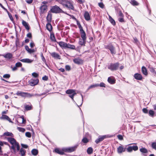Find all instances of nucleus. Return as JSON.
<instances>
[{"label":"nucleus","mask_w":156,"mask_h":156,"mask_svg":"<svg viewBox=\"0 0 156 156\" xmlns=\"http://www.w3.org/2000/svg\"><path fill=\"white\" fill-rule=\"evenodd\" d=\"M20 61L22 62L28 63H31L33 61V60L29 58H23L20 59Z\"/></svg>","instance_id":"nucleus-16"},{"label":"nucleus","mask_w":156,"mask_h":156,"mask_svg":"<svg viewBox=\"0 0 156 156\" xmlns=\"http://www.w3.org/2000/svg\"><path fill=\"white\" fill-rule=\"evenodd\" d=\"M132 150L134 151H137L138 149V147L137 146L133 145V146H131Z\"/></svg>","instance_id":"nucleus-48"},{"label":"nucleus","mask_w":156,"mask_h":156,"mask_svg":"<svg viewBox=\"0 0 156 156\" xmlns=\"http://www.w3.org/2000/svg\"><path fill=\"white\" fill-rule=\"evenodd\" d=\"M25 135L28 138H30L31 136V133L28 132L26 133Z\"/></svg>","instance_id":"nucleus-51"},{"label":"nucleus","mask_w":156,"mask_h":156,"mask_svg":"<svg viewBox=\"0 0 156 156\" xmlns=\"http://www.w3.org/2000/svg\"><path fill=\"white\" fill-rule=\"evenodd\" d=\"M76 94V93H74L73 94H69V97H70L72 99H73L74 96Z\"/></svg>","instance_id":"nucleus-61"},{"label":"nucleus","mask_w":156,"mask_h":156,"mask_svg":"<svg viewBox=\"0 0 156 156\" xmlns=\"http://www.w3.org/2000/svg\"><path fill=\"white\" fill-rule=\"evenodd\" d=\"M58 43L62 48H66L67 45V43L62 41H60Z\"/></svg>","instance_id":"nucleus-21"},{"label":"nucleus","mask_w":156,"mask_h":156,"mask_svg":"<svg viewBox=\"0 0 156 156\" xmlns=\"http://www.w3.org/2000/svg\"><path fill=\"white\" fill-rule=\"evenodd\" d=\"M10 76V75L9 74H4L3 76V77L6 79H9Z\"/></svg>","instance_id":"nucleus-50"},{"label":"nucleus","mask_w":156,"mask_h":156,"mask_svg":"<svg viewBox=\"0 0 156 156\" xmlns=\"http://www.w3.org/2000/svg\"><path fill=\"white\" fill-rule=\"evenodd\" d=\"M18 96H20L23 98H30L34 96L33 94H31L27 92H24L22 91H18L16 94Z\"/></svg>","instance_id":"nucleus-3"},{"label":"nucleus","mask_w":156,"mask_h":156,"mask_svg":"<svg viewBox=\"0 0 156 156\" xmlns=\"http://www.w3.org/2000/svg\"><path fill=\"white\" fill-rule=\"evenodd\" d=\"M117 137L119 140H122L123 139V138L122 135H119L117 136Z\"/></svg>","instance_id":"nucleus-64"},{"label":"nucleus","mask_w":156,"mask_h":156,"mask_svg":"<svg viewBox=\"0 0 156 156\" xmlns=\"http://www.w3.org/2000/svg\"><path fill=\"white\" fill-rule=\"evenodd\" d=\"M32 75L35 77H37L39 76L38 74L35 72L33 73L32 74Z\"/></svg>","instance_id":"nucleus-59"},{"label":"nucleus","mask_w":156,"mask_h":156,"mask_svg":"<svg viewBox=\"0 0 156 156\" xmlns=\"http://www.w3.org/2000/svg\"><path fill=\"white\" fill-rule=\"evenodd\" d=\"M118 16L119 17H124V15L122 13V12L121 11H119V13H118Z\"/></svg>","instance_id":"nucleus-52"},{"label":"nucleus","mask_w":156,"mask_h":156,"mask_svg":"<svg viewBox=\"0 0 156 156\" xmlns=\"http://www.w3.org/2000/svg\"><path fill=\"white\" fill-rule=\"evenodd\" d=\"M105 48L108 49L110 51L111 54L113 55H115L116 53L115 48L111 44L105 45Z\"/></svg>","instance_id":"nucleus-4"},{"label":"nucleus","mask_w":156,"mask_h":156,"mask_svg":"<svg viewBox=\"0 0 156 156\" xmlns=\"http://www.w3.org/2000/svg\"><path fill=\"white\" fill-rule=\"evenodd\" d=\"M142 71L143 73L145 75H147V72L146 68L143 66L142 67Z\"/></svg>","instance_id":"nucleus-27"},{"label":"nucleus","mask_w":156,"mask_h":156,"mask_svg":"<svg viewBox=\"0 0 156 156\" xmlns=\"http://www.w3.org/2000/svg\"><path fill=\"white\" fill-rule=\"evenodd\" d=\"M98 87V84H95L90 86L88 87V89H90L95 87Z\"/></svg>","instance_id":"nucleus-45"},{"label":"nucleus","mask_w":156,"mask_h":156,"mask_svg":"<svg viewBox=\"0 0 156 156\" xmlns=\"http://www.w3.org/2000/svg\"><path fill=\"white\" fill-rule=\"evenodd\" d=\"M63 6L68 8L69 9L74 10L73 6L72 3L69 1L66 0V2H65L64 4H63Z\"/></svg>","instance_id":"nucleus-6"},{"label":"nucleus","mask_w":156,"mask_h":156,"mask_svg":"<svg viewBox=\"0 0 156 156\" xmlns=\"http://www.w3.org/2000/svg\"><path fill=\"white\" fill-rule=\"evenodd\" d=\"M78 146V144L69 147H63L62 149L57 148L55 149L54 151L60 155H64L65 152L66 153H71L76 150Z\"/></svg>","instance_id":"nucleus-1"},{"label":"nucleus","mask_w":156,"mask_h":156,"mask_svg":"<svg viewBox=\"0 0 156 156\" xmlns=\"http://www.w3.org/2000/svg\"><path fill=\"white\" fill-rule=\"evenodd\" d=\"M82 141L84 143H87L89 142V140L87 138L84 137L82 139Z\"/></svg>","instance_id":"nucleus-47"},{"label":"nucleus","mask_w":156,"mask_h":156,"mask_svg":"<svg viewBox=\"0 0 156 156\" xmlns=\"http://www.w3.org/2000/svg\"><path fill=\"white\" fill-rule=\"evenodd\" d=\"M93 150L92 147H88L87 150V153L88 154H92L93 152Z\"/></svg>","instance_id":"nucleus-38"},{"label":"nucleus","mask_w":156,"mask_h":156,"mask_svg":"<svg viewBox=\"0 0 156 156\" xmlns=\"http://www.w3.org/2000/svg\"><path fill=\"white\" fill-rule=\"evenodd\" d=\"M84 16L86 20L89 21L90 20V16L88 12H85Z\"/></svg>","instance_id":"nucleus-19"},{"label":"nucleus","mask_w":156,"mask_h":156,"mask_svg":"<svg viewBox=\"0 0 156 156\" xmlns=\"http://www.w3.org/2000/svg\"><path fill=\"white\" fill-rule=\"evenodd\" d=\"M8 14L11 20L12 21L13 20V19L11 14L10 12H8Z\"/></svg>","instance_id":"nucleus-63"},{"label":"nucleus","mask_w":156,"mask_h":156,"mask_svg":"<svg viewBox=\"0 0 156 156\" xmlns=\"http://www.w3.org/2000/svg\"><path fill=\"white\" fill-rule=\"evenodd\" d=\"M109 20L112 24L114 26L115 25V23L114 20L110 16H109Z\"/></svg>","instance_id":"nucleus-40"},{"label":"nucleus","mask_w":156,"mask_h":156,"mask_svg":"<svg viewBox=\"0 0 156 156\" xmlns=\"http://www.w3.org/2000/svg\"><path fill=\"white\" fill-rule=\"evenodd\" d=\"M74 93H76L75 90L73 89L68 90L66 91V94H72Z\"/></svg>","instance_id":"nucleus-34"},{"label":"nucleus","mask_w":156,"mask_h":156,"mask_svg":"<svg viewBox=\"0 0 156 156\" xmlns=\"http://www.w3.org/2000/svg\"><path fill=\"white\" fill-rule=\"evenodd\" d=\"M22 66V64L20 62H18L16 63L15 66L13 67L12 66H11V68H12L13 71H15L17 70V67H21Z\"/></svg>","instance_id":"nucleus-10"},{"label":"nucleus","mask_w":156,"mask_h":156,"mask_svg":"<svg viewBox=\"0 0 156 156\" xmlns=\"http://www.w3.org/2000/svg\"><path fill=\"white\" fill-rule=\"evenodd\" d=\"M52 15L51 14L48 13L46 17V19L48 23H51V20Z\"/></svg>","instance_id":"nucleus-24"},{"label":"nucleus","mask_w":156,"mask_h":156,"mask_svg":"<svg viewBox=\"0 0 156 156\" xmlns=\"http://www.w3.org/2000/svg\"><path fill=\"white\" fill-rule=\"evenodd\" d=\"M127 151L128 152H131L133 151L131 148V146L128 147L127 148Z\"/></svg>","instance_id":"nucleus-58"},{"label":"nucleus","mask_w":156,"mask_h":156,"mask_svg":"<svg viewBox=\"0 0 156 156\" xmlns=\"http://www.w3.org/2000/svg\"><path fill=\"white\" fill-rule=\"evenodd\" d=\"M73 62L76 64H80L81 63L82 61L79 58H76L73 59Z\"/></svg>","instance_id":"nucleus-23"},{"label":"nucleus","mask_w":156,"mask_h":156,"mask_svg":"<svg viewBox=\"0 0 156 156\" xmlns=\"http://www.w3.org/2000/svg\"><path fill=\"white\" fill-rule=\"evenodd\" d=\"M51 55L52 57L55 58L60 59V55L58 54L55 52H53L51 53Z\"/></svg>","instance_id":"nucleus-20"},{"label":"nucleus","mask_w":156,"mask_h":156,"mask_svg":"<svg viewBox=\"0 0 156 156\" xmlns=\"http://www.w3.org/2000/svg\"><path fill=\"white\" fill-rule=\"evenodd\" d=\"M65 69L66 70L69 71L71 69L70 66L69 65H66L65 66Z\"/></svg>","instance_id":"nucleus-57"},{"label":"nucleus","mask_w":156,"mask_h":156,"mask_svg":"<svg viewBox=\"0 0 156 156\" xmlns=\"http://www.w3.org/2000/svg\"><path fill=\"white\" fill-rule=\"evenodd\" d=\"M119 63L118 62L115 63H110L107 66L108 69L112 71L117 70L119 66Z\"/></svg>","instance_id":"nucleus-2"},{"label":"nucleus","mask_w":156,"mask_h":156,"mask_svg":"<svg viewBox=\"0 0 156 156\" xmlns=\"http://www.w3.org/2000/svg\"><path fill=\"white\" fill-rule=\"evenodd\" d=\"M2 56L7 59H10L12 58V54L10 53H8L6 54H3Z\"/></svg>","instance_id":"nucleus-15"},{"label":"nucleus","mask_w":156,"mask_h":156,"mask_svg":"<svg viewBox=\"0 0 156 156\" xmlns=\"http://www.w3.org/2000/svg\"><path fill=\"white\" fill-rule=\"evenodd\" d=\"M20 152L21 156H25V153L26 152V151L23 149V148H21L20 150Z\"/></svg>","instance_id":"nucleus-41"},{"label":"nucleus","mask_w":156,"mask_h":156,"mask_svg":"<svg viewBox=\"0 0 156 156\" xmlns=\"http://www.w3.org/2000/svg\"><path fill=\"white\" fill-rule=\"evenodd\" d=\"M51 11L52 13H65L63 11L62 9H61L58 6L56 5L53 6L51 9Z\"/></svg>","instance_id":"nucleus-5"},{"label":"nucleus","mask_w":156,"mask_h":156,"mask_svg":"<svg viewBox=\"0 0 156 156\" xmlns=\"http://www.w3.org/2000/svg\"><path fill=\"white\" fill-rule=\"evenodd\" d=\"M130 3L133 6H136L139 5L138 3L135 0H131Z\"/></svg>","instance_id":"nucleus-31"},{"label":"nucleus","mask_w":156,"mask_h":156,"mask_svg":"<svg viewBox=\"0 0 156 156\" xmlns=\"http://www.w3.org/2000/svg\"><path fill=\"white\" fill-rule=\"evenodd\" d=\"M134 78L138 80H141L142 79V75L138 73H136L134 74Z\"/></svg>","instance_id":"nucleus-18"},{"label":"nucleus","mask_w":156,"mask_h":156,"mask_svg":"<svg viewBox=\"0 0 156 156\" xmlns=\"http://www.w3.org/2000/svg\"><path fill=\"white\" fill-rule=\"evenodd\" d=\"M50 39L52 41L56 42V40L54 34L53 33H51L50 34Z\"/></svg>","instance_id":"nucleus-37"},{"label":"nucleus","mask_w":156,"mask_h":156,"mask_svg":"<svg viewBox=\"0 0 156 156\" xmlns=\"http://www.w3.org/2000/svg\"><path fill=\"white\" fill-rule=\"evenodd\" d=\"M16 45L17 47H20V42L19 41V39L17 37H16Z\"/></svg>","instance_id":"nucleus-44"},{"label":"nucleus","mask_w":156,"mask_h":156,"mask_svg":"<svg viewBox=\"0 0 156 156\" xmlns=\"http://www.w3.org/2000/svg\"><path fill=\"white\" fill-rule=\"evenodd\" d=\"M76 21V22L77 25H78V27L80 29V30L83 29V27H82V26H81L80 23L79 21H78L77 20Z\"/></svg>","instance_id":"nucleus-43"},{"label":"nucleus","mask_w":156,"mask_h":156,"mask_svg":"<svg viewBox=\"0 0 156 156\" xmlns=\"http://www.w3.org/2000/svg\"><path fill=\"white\" fill-rule=\"evenodd\" d=\"M150 71L154 74L155 72L156 71L155 70V69L154 68L152 67L150 68Z\"/></svg>","instance_id":"nucleus-56"},{"label":"nucleus","mask_w":156,"mask_h":156,"mask_svg":"<svg viewBox=\"0 0 156 156\" xmlns=\"http://www.w3.org/2000/svg\"><path fill=\"white\" fill-rule=\"evenodd\" d=\"M75 48H76L75 45L73 44H71L69 43L67 44L66 48H69L72 49H75Z\"/></svg>","instance_id":"nucleus-26"},{"label":"nucleus","mask_w":156,"mask_h":156,"mask_svg":"<svg viewBox=\"0 0 156 156\" xmlns=\"http://www.w3.org/2000/svg\"><path fill=\"white\" fill-rule=\"evenodd\" d=\"M38 151L36 149H34L31 151L32 154L34 155H36L38 154Z\"/></svg>","instance_id":"nucleus-33"},{"label":"nucleus","mask_w":156,"mask_h":156,"mask_svg":"<svg viewBox=\"0 0 156 156\" xmlns=\"http://www.w3.org/2000/svg\"><path fill=\"white\" fill-rule=\"evenodd\" d=\"M50 23H48L46 25V28L49 31H51L52 29V26Z\"/></svg>","instance_id":"nucleus-29"},{"label":"nucleus","mask_w":156,"mask_h":156,"mask_svg":"<svg viewBox=\"0 0 156 156\" xmlns=\"http://www.w3.org/2000/svg\"><path fill=\"white\" fill-rule=\"evenodd\" d=\"M7 140L12 145L14 144L15 145L17 143L16 140L12 137H8Z\"/></svg>","instance_id":"nucleus-11"},{"label":"nucleus","mask_w":156,"mask_h":156,"mask_svg":"<svg viewBox=\"0 0 156 156\" xmlns=\"http://www.w3.org/2000/svg\"><path fill=\"white\" fill-rule=\"evenodd\" d=\"M98 6L101 8L103 9L104 7V5L102 2H100L98 3Z\"/></svg>","instance_id":"nucleus-49"},{"label":"nucleus","mask_w":156,"mask_h":156,"mask_svg":"<svg viewBox=\"0 0 156 156\" xmlns=\"http://www.w3.org/2000/svg\"><path fill=\"white\" fill-rule=\"evenodd\" d=\"M125 150L123 147L122 146H119L117 148V151L119 153H121L123 152H124Z\"/></svg>","instance_id":"nucleus-25"},{"label":"nucleus","mask_w":156,"mask_h":156,"mask_svg":"<svg viewBox=\"0 0 156 156\" xmlns=\"http://www.w3.org/2000/svg\"><path fill=\"white\" fill-rule=\"evenodd\" d=\"M0 119L1 120H6L9 121L10 122L12 123V122L11 121V119L8 116L6 115H2V116L0 117Z\"/></svg>","instance_id":"nucleus-9"},{"label":"nucleus","mask_w":156,"mask_h":156,"mask_svg":"<svg viewBox=\"0 0 156 156\" xmlns=\"http://www.w3.org/2000/svg\"><path fill=\"white\" fill-rule=\"evenodd\" d=\"M30 86H33L37 84L39 82V80L38 79H31L29 81Z\"/></svg>","instance_id":"nucleus-7"},{"label":"nucleus","mask_w":156,"mask_h":156,"mask_svg":"<svg viewBox=\"0 0 156 156\" xmlns=\"http://www.w3.org/2000/svg\"><path fill=\"white\" fill-rule=\"evenodd\" d=\"M149 115L151 117H154L155 115V112L153 110H150L148 112Z\"/></svg>","instance_id":"nucleus-32"},{"label":"nucleus","mask_w":156,"mask_h":156,"mask_svg":"<svg viewBox=\"0 0 156 156\" xmlns=\"http://www.w3.org/2000/svg\"><path fill=\"white\" fill-rule=\"evenodd\" d=\"M118 20L121 22H124L123 17H120L118 18Z\"/></svg>","instance_id":"nucleus-60"},{"label":"nucleus","mask_w":156,"mask_h":156,"mask_svg":"<svg viewBox=\"0 0 156 156\" xmlns=\"http://www.w3.org/2000/svg\"><path fill=\"white\" fill-rule=\"evenodd\" d=\"M24 107L25 110L27 111L30 110L32 109V106L31 105H25Z\"/></svg>","instance_id":"nucleus-36"},{"label":"nucleus","mask_w":156,"mask_h":156,"mask_svg":"<svg viewBox=\"0 0 156 156\" xmlns=\"http://www.w3.org/2000/svg\"><path fill=\"white\" fill-rule=\"evenodd\" d=\"M80 32L81 35V39L84 40H86L87 36L85 32L84 31L83 29H82L80 30Z\"/></svg>","instance_id":"nucleus-12"},{"label":"nucleus","mask_w":156,"mask_h":156,"mask_svg":"<svg viewBox=\"0 0 156 156\" xmlns=\"http://www.w3.org/2000/svg\"><path fill=\"white\" fill-rule=\"evenodd\" d=\"M22 24L28 31L30 29V27L28 23L23 20H22Z\"/></svg>","instance_id":"nucleus-17"},{"label":"nucleus","mask_w":156,"mask_h":156,"mask_svg":"<svg viewBox=\"0 0 156 156\" xmlns=\"http://www.w3.org/2000/svg\"><path fill=\"white\" fill-rule=\"evenodd\" d=\"M98 86H100L101 87H105V84L103 82L101 83L100 84H98Z\"/></svg>","instance_id":"nucleus-53"},{"label":"nucleus","mask_w":156,"mask_h":156,"mask_svg":"<svg viewBox=\"0 0 156 156\" xmlns=\"http://www.w3.org/2000/svg\"><path fill=\"white\" fill-rule=\"evenodd\" d=\"M108 82L111 84H113L115 83V80L113 76H110L108 78Z\"/></svg>","instance_id":"nucleus-13"},{"label":"nucleus","mask_w":156,"mask_h":156,"mask_svg":"<svg viewBox=\"0 0 156 156\" xmlns=\"http://www.w3.org/2000/svg\"><path fill=\"white\" fill-rule=\"evenodd\" d=\"M17 129L19 131L23 133L25 131V129L24 128L21 127H17Z\"/></svg>","instance_id":"nucleus-46"},{"label":"nucleus","mask_w":156,"mask_h":156,"mask_svg":"<svg viewBox=\"0 0 156 156\" xmlns=\"http://www.w3.org/2000/svg\"><path fill=\"white\" fill-rule=\"evenodd\" d=\"M17 121L18 123L20 124H25L26 122V120L24 119L23 116L22 115L17 118Z\"/></svg>","instance_id":"nucleus-8"},{"label":"nucleus","mask_w":156,"mask_h":156,"mask_svg":"<svg viewBox=\"0 0 156 156\" xmlns=\"http://www.w3.org/2000/svg\"><path fill=\"white\" fill-rule=\"evenodd\" d=\"M140 151L143 153H147L148 152L147 150L145 147H142L140 150Z\"/></svg>","instance_id":"nucleus-39"},{"label":"nucleus","mask_w":156,"mask_h":156,"mask_svg":"<svg viewBox=\"0 0 156 156\" xmlns=\"http://www.w3.org/2000/svg\"><path fill=\"white\" fill-rule=\"evenodd\" d=\"M47 8V7L46 5H43L41 6L40 8L41 11L44 12Z\"/></svg>","instance_id":"nucleus-35"},{"label":"nucleus","mask_w":156,"mask_h":156,"mask_svg":"<svg viewBox=\"0 0 156 156\" xmlns=\"http://www.w3.org/2000/svg\"><path fill=\"white\" fill-rule=\"evenodd\" d=\"M41 59H42V61H43L45 63V64L47 66V67H49V66H48V64L47 63L46 59H45V58L44 57V56L43 53H41Z\"/></svg>","instance_id":"nucleus-28"},{"label":"nucleus","mask_w":156,"mask_h":156,"mask_svg":"<svg viewBox=\"0 0 156 156\" xmlns=\"http://www.w3.org/2000/svg\"><path fill=\"white\" fill-rule=\"evenodd\" d=\"M25 49L28 51V52L30 53L34 52V49H32L29 48L28 46L26 45L25 46Z\"/></svg>","instance_id":"nucleus-30"},{"label":"nucleus","mask_w":156,"mask_h":156,"mask_svg":"<svg viewBox=\"0 0 156 156\" xmlns=\"http://www.w3.org/2000/svg\"><path fill=\"white\" fill-rule=\"evenodd\" d=\"M151 146L152 147L156 150V143L154 142L152 144Z\"/></svg>","instance_id":"nucleus-54"},{"label":"nucleus","mask_w":156,"mask_h":156,"mask_svg":"<svg viewBox=\"0 0 156 156\" xmlns=\"http://www.w3.org/2000/svg\"><path fill=\"white\" fill-rule=\"evenodd\" d=\"M142 111H143V112L145 114H147V113H148V112H148V110L145 108H143L142 109Z\"/></svg>","instance_id":"nucleus-55"},{"label":"nucleus","mask_w":156,"mask_h":156,"mask_svg":"<svg viewBox=\"0 0 156 156\" xmlns=\"http://www.w3.org/2000/svg\"><path fill=\"white\" fill-rule=\"evenodd\" d=\"M3 135L7 136H11V137H13V134L9 132H5L4 133Z\"/></svg>","instance_id":"nucleus-42"},{"label":"nucleus","mask_w":156,"mask_h":156,"mask_svg":"<svg viewBox=\"0 0 156 156\" xmlns=\"http://www.w3.org/2000/svg\"><path fill=\"white\" fill-rule=\"evenodd\" d=\"M86 42V40L80 38L79 44L81 46H85Z\"/></svg>","instance_id":"nucleus-22"},{"label":"nucleus","mask_w":156,"mask_h":156,"mask_svg":"<svg viewBox=\"0 0 156 156\" xmlns=\"http://www.w3.org/2000/svg\"><path fill=\"white\" fill-rule=\"evenodd\" d=\"M15 146H16V147L17 150V151H19L20 149V147L19 143H16V144L15 145Z\"/></svg>","instance_id":"nucleus-62"},{"label":"nucleus","mask_w":156,"mask_h":156,"mask_svg":"<svg viewBox=\"0 0 156 156\" xmlns=\"http://www.w3.org/2000/svg\"><path fill=\"white\" fill-rule=\"evenodd\" d=\"M105 136H99L98 138L96 140L95 142L98 144L100 142L103 140L105 138Z\"/></svg>","instance_id":"nucleus-14"}]
</instances>
